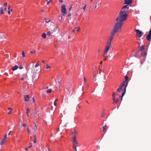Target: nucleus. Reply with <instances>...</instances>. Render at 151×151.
I'll use <instances>...</instances> for the list:
<instances>
[{"instance_id":"1a4fd4ad","label":"nucleus","mask_w":151,"mask_h":151,"mask_svg":"<svg viewBox=\"0 0 151 151\" xmlns=\"http://www.w3.org/2000/svg\"><path fill=\"white\" fill-rule=\"evenodd\" d=\"M77 134V132L75 129H73L72 130V139H76V135Z\"/></svg>"},{"instance_id":"dca6fc26","label":"nucleus","mask_w":151,"mask_h":151,"mask_svg":"<svg viewBox=\"0 0 151 151\" xmlns=\"http://www.w3.org/2000/svg\"><path fill=\"white\" fill-rule=\"evenodd\" d=\"M147 49H146V50H145L143 51H141V55L143 56H146L147 54Z\"/></svg>"},{"instance_id":"5701e85b","label":"nucleus","mask_w":151,"mask_h":151,"mask_svg":"<svg viewBox=\"0 0 151 151\" xmlns=\"http://www.w3.org/2000/svg\"><path fill=\"white\" fill-rule=\"evenodd\" d=\"M18 68V66L17 65H15L12 68V70L13 71H14L16 70H17Z\"/></svg>"},{"instance_id":"603ef678","label":"nucleus","mask_w":151,"mask_h":151,"mask_svg":"<svg viewBox=\"0 0 151 151\" xmlns=\"http://www.w3.org/2000/svg\"><path fill=\"white\" fill-rule=\"evenodd\" d=\"M54 104L55 106H57V103H56V102L55 101L54 102Z\"/></svg>"},{"instance_id":"c85d7f7f","label":"nucleus","mask_w":151,"mask_h":151,"mask_svg":"<svg viewBox=\"0 0 151 151\" xmlns=\"http://www.w3.org/2000/svg\"><path fill=\"white\" fill-rule=\"evenodd\" d=\"M52 89H48L47 91V92L48 93H51L52 92Z\"/></svg>"},{"instance_id":"6e6d98bb","label":"nucleus","mask_w":151,"mask_h":151,"mask_svg":"<svg viewBox=\"0 0 151 151\" xmlns=\"http://www.w3.org/2000/svg\"><path fill=\"white\" fill-rule=\"evenodd\" d=\"M33 102H35V98L34 97H33Z\"/></svg>"},{"instance_id":"2eb2a0df","label":"nucleus","mask_w":151,"mask_h":151,"mask_svg":"<svg viewBox=\"0 0 151 151\" xmlns=\"http://www.w3.org/2000/svg\"><path fill=\"white\" fill-rule=\"evenodd\" d=\"M24 98L25 101H29L30 96L29 95H26L24 96Z\"/></svg>"},{"instance_id":"a211bd4d","label":"nucleus","mask_w":151,"mask_h":151,"mask_svg":"<svg viewBox=\"0 0 151 151\" xmlns=\"http://www.w3.org/2000/svg\"><path fill=\"white\" fill-rule=\"evenodd\" d=\"M34 123L35 124V127L32 128V132H33V131L34 132H35L36 131L37 129V126L36 124H35V123Z\"/></svg>"},{"instance_id":"20e7f679","label":"nucleus","mask_w":151,"mask_h":151,"mask_svg":"<svg viewBox=\"0 0 151 151\" xmlns=\"http://www.w3.org/2000/svg\"><path fill=\"white\" fill-rule=\"evenodd\" d=\"M111 47V45L106 43V45L104 48L103 54L105 55L108 54V52Z\"/></svg>"},{"instance_id":"393cba45","label":"nucleus","mask_w":151,"mask_h":151,"mask_svg":"<svg viewBox=\"0 0 151 151\" xmlns=\"http://www.w3.org/2000/svg\"><path fill=\"white\" fill-rule=\"evenodd\" d=\"M122 86H120L118 88L117 90V91L119 92H120L122 90Z\"/></svg>"},{"instance_id":"8fccbe9b","label":"nucleus","mask_w":151,"mask_h":151,"mask_svg":"<svg viewBox=\"0 0 151 151\" xmlns=\"http://www.w3.org/2000/svg\"><path fill=\"white\" fill-rule=\"evenodd\" d=\"M12 113V110H10L9 112L8 113V114H11V113Z\"/></svg>"},{"instance_id":"a18cd8bd","label":"nucleus","mask_w":151,"mask_h":151,"mask_svg":"<svg viewBox=\"0 0 151 151\" xmlns=\"http://www.w3.org/2000/svg\"><path fill=\"white\" fill-rule=\"evenodd\" d=\"M22 125L24 127H26V124L25 123L22 124Z\"/></svg>"},{"instance_id":"de8ad7c7","label":"nucleus","mask_w":151,"mask_h":151,"mask_svg":"<svg viewBox=\"0 0 151 151\" xmlns=\"http://www.w3.org/2000/svg\"><path fill=\"white\" fill-rule=\"evenodd\" d=\"M83 80H84V81L85 82H86V79L85 78V77H84V78H83Z\"/></svg>"},{"instance_id":"864d4df0","label":"nucleus","mask_w":151,"mask_h":151,"mask_svg":"<svg viewBox=\"0 0 151 151\" xmlns=\"http://www.w3.org/2000/svg\"><path fill=\"white\" fill-rule=\"evenodd\" d=\"M11 12L10 11V10H9V11L8 12V14H11Z\"/></svg>"},{"instance_id":"b1692460","label":"nucleus","mask_w":151,"mask_h":151,"mask_svg":"<svg viewBox=\"0 0 151 151\" xmlns=\"http://www.w3.org/2000/svg\"><path fill=\"white\" fill-rule=\"evenodd\" d=\"M113 103L114 104L115 103L116 104H117L118 102V99H116L115 98L114 99H113Z\"/></svg>"},{"instance_id":"72a5a7b5","label":"nucleus","mask_w":151,"mask_h":151,"mask_svg":"<svg viewBox=\"0 0 151 151\" xmlns=\"http://www.w3.org/2000/svg\"><path fill=\"white\" fill-rule=\"evenodd\" d=\"M51 66H50L48 64H47L46 65V68L47 69L50 68Z\"/></svg>"},{"instance_id":"6ab92c4d","label":"nucleus","mask_w":151,"mask_h":151,"mask_svg":"<svg viewBox=\"0 0 151 151\" xmlns=\"http://www.w3.org/2000/svg\"><path fill=\"white\" fill-rule=\"evenodd\" d=\"M27 78V76L25 75H24L22 76V78H21V80L22 81H23L24 80H26Z\"/></svg>"},{"instance_id":"c03bdc74","label":"nucleus","mask_w":151,"mask_h":151,"mask_svg":"<svg viewBox=\"0 0 151 151\" xmlns=\"http://www.w3.org/2000/svg\"><path fill=\"white\" fill-rule=\"evenodd\" d=\"M11 134H12V131H10L9 132L8 134V135H10Z\"/></svg>"},{"instance_id":"f03ea898","label":"nucleus","mask_w":151,"mask_h":151,"mask_svg":"<svg viewBox=\"0 0 151 151\" xmlns=\"http://www.w3.org/2000/svg\"><path fill=\"white\" fill-rule=\"evenodd\" d=\"M124 23L120 21H116L114 24L113 29L111 31L116 34L120 33L121 32L122 27Z\"/></svg>"},{"instance_id":"9d476101","label":"nucleus","mask_w":151,"mask_h":151,"mask_svg":"<svg viewBox=\"0 0 151 151\" xmlns=\"http://www.w3.org/2000/svg\"><path fill=\"white\" fill-rule=\"evenodd\" d=\"M135 32L137 35L139 37H141L143 34V33L139 29L135 30Z\"/></svg>"},{"instance_id":"bb28decb","label":"nucleus","mask_w":151,"mask_h":151,"mask_svg":"<svg viewBox=\"0 0 151 151\" xmlns=\"http://www.w3.org/2000/svg\"><path fill=\"white\" fill-rule=\"evenodd\" d=\"M29 108H27V112H26V114H27V116H29Z\"/></svg>"},{"instance_id":"774afa93","label":"nucleus","mask_w":151,"mask_h":151,"mask_svg":"<svg viewBox=\"0 0 151 151\" xmlns=\"http://www.w3.org/2000/svg\"><path fill=\"white\" fill-rule=\"evenodd\" d=\"M93 80H94V81H96V79H94V78Z\"/></svg>"},{"instance_id":"aec40b11","label":"nucleus","mask_w":151,"mask_h":151,"mask_svg":"<svg viewBox=\"0 0 151 151\" xmlns=\"http://www.w3.org/2000/svg\"><path fill=\"white\" fill-rule=\"evenodd\" d=\"M140 50L141 51H143L145 50H146L145 49V46L144 45H142L140 47Z\"/></svg>"},{"instance_id":"3c124183","label":"nucleus","mask_w":151,"mask_h":151,"mask_svg":"<svg viewBox=\"0 0 151 151\" xmlns=\"http://www.w3.org/2000/svg\"><path fill=\"white\" fill-rule=\"evenodd\" d=\"M30 144H31L30 145L28 146V148H29L32 147V143H30Z\"/></svg>"},{"instance_id":"cd10ccee","label":"nucleus","mask_w":151,"mask_h":151,"mask_svg":"<svg viewBox=\"0 0 151 151\" xmlns=\"http://www.w3.org/2000/svg\"><path fill=\"white\" fill-rule=\"evenodd\" d=\"M34 136H35V139H34V140L33 141V142L34 143H36L37 142V137H36V135H35Z\"/></svg>"},{"instance_id":"7c9ffc66","label":"nucleus","mask_w":151,"mask_h":151,"mask_svg":"<svg viewBox=\"0 0 151 151\" xmlns=\"http://www.w3.org/2000/svg\"><path fill=\"white\" fill-rule=\"evenodd\" d=\"M75 29H76V31L77 32H78L80 30V28L79 27H75Z\"/></svg>"},{"instance_id":"c756f323","label":"nucleus","mask_w":151,"mask_h":151,"mask_svg":"<svg viewBox=\"0 0 151 151\" xmlns=\"http://www.w3.org/2000/svg\"><path fill=\"white\" fill-rule=\"evenodd\" d=\"M51 21L50 19H46L45 22L47 23H48Z\"/></svg>"},{"instance_id":"2f4dec72","label":"nucleus","mask_w":151,"mask_h":151,"mask_svg":"<svg viewBox=\"0 0 151 151\" xmlns=\"http://www.w3.org/2000/svg\"><path fill=\"white\" fill-rule=\"evenodd\" d=\"M115 94L114 92L112 94V98H113V99H114L115 98Z\"/></svg>"},{"instance_id":"6e6552de","label":"nucleus","mask_w":151,"mask_h":151,"mask_svg":"<svg viewBox=\"0 0 151 151\" xmlns=\"http://www.w3.org/2000/svg\"><path fill=\"white\" fill-rule=\"evenodd\" d=\"M61 12L63 14V15L66 14V9L65 8V6L64 5H63L61 6Z\"/></svg>"},{"instance_id":"39448f33","label":"nucleus","mask_w":151,"mask_h":151,"mask_svg":"<svg viewBox=\"0 0 151 151\" xmlns=\"http://www.w3.org/2000/svg\"><path fill=\"white\" fill-rule=\"evenodd\" d=\"M128 85V82L126 81H124L122 83V84L121 85V86H122V87L124 86H125L124 87V91L122 93V98H121V100L122 99V97L124 95L126 90V88L127 86Z\"/></svg>"},{"instance_id":"4d7b16f0","label":"nucleus","mask_w":151,"mask_h":151,"mask_svg":"<svg viewBox=\"0 0 151 151\" xmlns=\"http://www.w3.org/2000/svg\"><path fill=\"white\" fill-rule=\"evenodd\" d=\"M63 0H60L59 1V2H60L61 3H62L63 2Z\"/></svg>"},{"instance_id":"49530a36","label":"nucleus","mask_w":151,"mask_h":151,"mask_svg":"<svg viewBox=\"0 0 151 151\" xmlns=\"http://www.w3.org/2000/svg\"><path fill=\"white\" fill-rule=\"evenodd\" d=\"M50 34H51L50 32H49L47 33V35H48L49 36L50 35Z\"/></svg>"},{"instance_id":"4c0bfd02","label":"nucleus","mask_w":151,"mask_h":151,"mask_svg":"<svg viewBox=\"0 0 151 151\" xmlns=\"http://www.w3.org/2000/svg\"><path fill=\"white\" fill-rule=\"evenodd\" d=\"M86 5L85 4V6H84V7L83 8V10L84 12H85L86 11Z\"/></svg>"},{"instance_id":"f3484780","label":"nucleus","mask_w":151,"mask_h":151,"mask_svg":"<svg viewBox=\"0 0 151 151\" xmlns=\"http://www.w3.org/2000/svg\"><path fill=\"white\" fill-rule=\"evenodd\" d=\"M132 2V0H125L124 4L129 5L131 4Z\"/></svg>"},{"instance_id":"f8f14e48","label":"nucleus","mask_w":151,"mask_h":151,"mask_svg":"<svg viewBox=\"0 0 151 151\" xmlns=\"http://www.w3.org/2000/svg\"><path fill=\"white\" fill-rule=\"evenodd\" d=\"M128 5L127 4L123 6L121 10H123L122 11L128 12L129 10V7L128 6Z\"/></svg>"},{"instance_id":"09e8293b","label":"nucleus","mask_w":151,"mask_h":151,"mask_svg":"<svg viewBox=\"0 0 151 151\" xmlns=\"http://www.w3.org/2000/svg\"><path fill=\"white\" fill-rule=\"evenodd\" d=\"M76 31V29H75V28L73 30L72 32H75Z\"/></svg>"},{"instance_id":"e433bc0d","label":"nucleus","mask_w":151,"mask_h":151,"mask_svg":"<svg viewBox=\"0 0 151 151\" xmlns=\"http://www.w3.org/2000/svg\"><path fill=\"white\" fill-rule=\"evenodd\" d=\"M39 63L38 62H37L36 63V65H35V67L36 68V67H38L39 66Z\"/></svg>"},{"instance_id":"ea45409f","label":"nucleus","mask_w":151,"mask_h":151,"mask_svg":"<svg viewBox=\"0 0 151 151\" xmlns=\"http://www.w3.org/2000/svg\"><path fill=\"white\" fill-rule=\"evenodd\" d=\"M59 19L60 21H62V17L61 16H60L59 17Z\"/></svg>"},{"instance_id":"a878e982","label":"nucleus","mask_w":151,"mask_h":151,"mask_svg":"<svg viewBox=\"0 0 151 151\" xmlns=\"http://www.w3.org/2000/svg\"><path fill=\"white\" fill-rule=\"evenodd\" d=\"M42 38L45 39L46 38V35L45 33H44L42 34Z\"/></svg>"},{"instance_id":"58836bf2","label":"nucleus","mask_w":151,"mask_h":151,"mask_svg":"<svg viewBox=\"0 0 151 151\" xmlns=\"http://www.w3.org/2000/svg\"><path fill=\"white\" fill-rule=\"evenodd\" d=\"M27 131H28V133L29 134H30L31 132H30V131L29 130V128L28 127L27 128Z\"/></svg>"},{"instance_id":"680f3d73","label":"nucleus","mask_w":151,"mask_h":151,"mask_svg":"<svg viewBox=\"0 0 151 151\" xmlns=\"http://www.w3.org/2000/svg\"><path fill=\"white\" fill-rule=\"evenodd\" d=\"M72 8V6H71L70 7V8H69V11H70L71 10V9Z\"/></svg>"},{"instance_id":"f704fd0d","label":"nucleus","mask_w":151,"mask_h":151,"mask_svg":"<svg viewBox=\"0 0 151 151\" xmlns=\"http://www.w3.org/2000/svg\"><path fill=\"white\" fill-rule=\"evenodd\" d=\"M22 55L23 57L24 58L25 57V56H26L25 55V54L24 52V51H23L22 52Z\"/></svg>"},{"instance_id":"423d86ee","label":"nucleus","mask_w":151,"mask_h":151,"mask_svg":"<svg viewBox=\"0 0 151 151\" xmlns=\"http://www.w3.org/2000/svg\"><path fill=\"white\" fill-rule=\"evenodd\" d=\"M7 3L6 2L3 5L4 7H1L0 9V14H2L4 13V11H6L7 9L6 6Z\"/></svg>"},{"instance_id":"052dcab7","label":"nucleus","mask_w":151,"mask_h":151,"mask_svg":"<svg viewBox=\"0 0 151 151\" xmlns=\"http://www.w3.org/2000/svg\"><path fill=\"white\" fill-rule=\"evenodd\" d=\"M46 60H42V62L43 63H45V61Z\"/></svg>"},{"instance_id":"79ce46f5","label":"nucleus","mask_w":151,"mask_h":151,"mask_svg":"<svg viewBox=\"0 0 151 151\" xmlns=\"http://www.w3.org/2000/svg\"><path fill=\"white\" fill-rule=\"evenodd\" d=\"M78 146H74V147H73V148H75V149L76 150V151H77V147Z\"/></svg>"},{"instance_id":"5fc2aeb1","label":"nucleus","mask_w":151,"mask_h":151,"mask_svg":"<svg viewBox=\"0 0 151 151\" xmlns=\"http://www.w3.org/2000/svg\"><path fill=\"white\" fill-rule=\"evenodd\" d=\"M8 109L9 110H12V109L11 108H8Z\"/></svg>"},{"instance_id":"412c9836","label":"nucleus","mask_w":151,"mask_h":151,"mask_svg":"<svg viewBox=\"0 0 151 151\" xmlns=\"http://www.w3.org/2000/svg\"><path fill=\"white\" fill-rule=\"evenodd\" d=\"M103 57H104V59L103 60L104 61H105L107 59V58H108V56L107 54L105 55V54H103Z\"/></svg>"},{"instance_id":"9b49d317","label":"nucleus","mask_w":151,"mask_h":151,"mask_svg":"<svg viewBox=\"0 0 151 151\" xmlns=\"http://www.w3.org/2000/svg\"><path fill=\"white\" fill-rule=\"evenodd\" d=\"M72 141L73 143V147L78 146V143L76 139H72Z\"/></svg>"},{"instance_id":"c9c22d12","label":"nucleus","mask_w":151,"mask_h":151,"mask_svg":"<svg viewBox=\"0 0 151 151\" xmlns=\"http://www.w3.org/2000/svg\"><path fill=\"white\" fill-rule=\"evenodd\" d=\"M30 52L32 54H34V53H35L36 52V51L35 50H34V51H31Z\"/></svg>"},{"instance_id":"69168bd1","label":"nucleus","mask_w":151,"mask_h":151,"mask_svg":"<svg viewBox=\"0 0 151 151\" xmlns=\"http://www.w3.org/2000/svg\"><path fill=\"white\" fill-rule=\"evenodd\" d=\"M58 101V99H56L55 100V102L56 101Z\"/></svg>"},{"instance_id":"37998d69","label":"nucleus","mask_w":151,"mask_h":151,"mask_svg":"<svg viewBox=\"0 0 151 151\" xmlns=\"http://www.w3.org/2000/svg\"><path fill=\"white\" fill-rule=\"evenodd\" d=\"M11 6L10 5H9L8 7V9L9 10H10V9H11Z\"/></svg>"},{"instance_id":"e2e57ef3","label":"nucleus","mask_w":151,"mask_h":151,"mask_svg":"<svg viewBox=\"0 0 151 151\" xmlns=\"http://www.w3.org/2000/svg\"><path fill=\"white\" fill-rule=\"evenodd\" d=\"M12 10H13V9H10V11L11 12H12Z\"/></svg>"},{"instance_id":"ddd939ff","label":"nucleus","mask_w":151,"mask_h":151,"mask_svg":"<svg viewBox=\"0 0 151 151\" xmlns=\"http://www.w3.org/2000/svg\"><path fill=\"white\" fill-rule=\"evenodd\" d=\"M151 28H150V31L149 32L148 34L147 35L146 37L147 39L149 41L151 40Z\"/></svg>"},{"instance_id":"338daca9","label":"nucleus","mask_w":151,"mask_h":151,"mask_svg":"<svg viewBox=\"0 0 151 151\" xmlns=\"http://www.w3.org/2000/svg\"><path fill=\"white\" fill-rule=\"evenodd\" d=\"M100 51V49H98V52H99Z\"/></svg>"},{"instance_id":"4468645a","label":"nucleus","mask_w":151,"mask_h":151,"mask_svg":"<svg viewBox=\"0 0 151 151\" xmlns=\"http://www.w3.org/2000/svg\"><path fill=\"white\" fill-rule=\"evenodd\" d=\"M101 3V1H98L96 3L95 5V6L94 7H93L92 8V9H94V10H95L96 8L97 7V6H99V5H100Z\"/></svg>"},{"instance_id":"4be33fe9","label":"nucleus","mask_w":151,"mask_h":151,"mask_svg":"<svg viewBox=\"0 0 151 151\" xmlns=\"http://www.w3.org/2000/svg\"><path fill=\"white\" fill-rule=\"evenodd\" d=\"M103 131L105 132H106L107 129V126L106 125L103 127Z\"/></svg>"},{"instance_id":"f257e3e1","label":"nucleus","mask_w":151,"mask_h":151,"mask_svg":"<svg viewBox=\"0 0 151 151\" xmlns=\"http://www.w3.org/2000/svg\"><path fill=\"white\" fill-rule=\"evenodd\" d=\"M121 10L119 13L116 19V21H120L123 23L125 21L128 16V12Z\"/></svg>"},{"instance_id":"bf43d9fd","label":"nucleus","mask_w":151,"mask_h":151,"mask_svg":"<svg viewBox=\"0 0 151 151\" xmlns=\"http://www.w3.org/2000/svg\"><path fill=\"white\" fill-rule=\"evenodd\" d=\"M19 68L20 69H22V66H20L19 67Z\"/></svg>"},{"instance_id":"0eeeda50","label":"nucleus","mask_w":151,"mask_h":151,"mask_svg":"<svg viewBox=\"0 0 151 151\" xmlns=\"http://www.w3.org/2000/svg\"><path fill=\"white\" fill-rule=\"evenodd\" d=\"M7 134H5L4 136V137L2 139L0 143V145L1 146H4L5 145V143L7 139Z\"/></svg>"},{"instance_id":"a19ab883","label":"nucleus","mask_w":151,"mask_h":151,"mask_svg":"<svg viewBox=\"0 0 151 151\" xmlns=\"http://www.w3.org/2000/svg\"><path fill=\"white\" fill-rule=\"evenodd\" d=\"M52 1V0H50L49 1L47 2V5H48L50 2H51Z\"/></svg>"},{"instance_id":"7ed1b4c3","label":"nucleus","mask_w":151,"mask_h":151,"mask_svg":"<svg viewBox=\"0 0 151 151\" xmlns=\"http://www.w3.org/2000/svg\"><path fill=\"white\" fill-rule=\"evenodd\" d=\"M116 34L111 31L110 32V35L109 36L108 40L106 42V44L111 45V41L113 40L114 35Z\"/></svg>"},{"instance_id":"13d9d810","label":"nucleus","mask_w":151,"mask_h":151,"mask_svg":"<svg viewBox=\"0 0 151 151\" xmlns=\"http://www.w3.org/2000/svg\"><path fill=\"white\" fill-rule=\"evenodd\" d=\"M71 13H70L68 15V17H69L70 16H71Z\"/></svg>"},{"instance_id":"0e129e2a","label":"nucleus","mask_w":151,"mask_h":151,"mask_svg":"<svg viewBox=\"0 0 151 151\" xmlns=\"http://www.w3.org/2000/svg\"><path fill=\"white\" fill-rule=\"evenodd\" d=\"M28 147L26 148L25 149V150L27 151L28 150Z\"/></svg>"},{"instance_id":"473e14b6","label":"nucleus","mask_w":151,"mask_h":151,"mask_svg":"<svg viewBox=\"0 0 151 151\" xmlns=\"http://www.w3.org/2000/svg\"><path fill=\"white\" fill-rule=\"evenodd\" d=\"M125 81H127L128 80V77L127 76H125Z\"/></svg>"}]
</instances>
